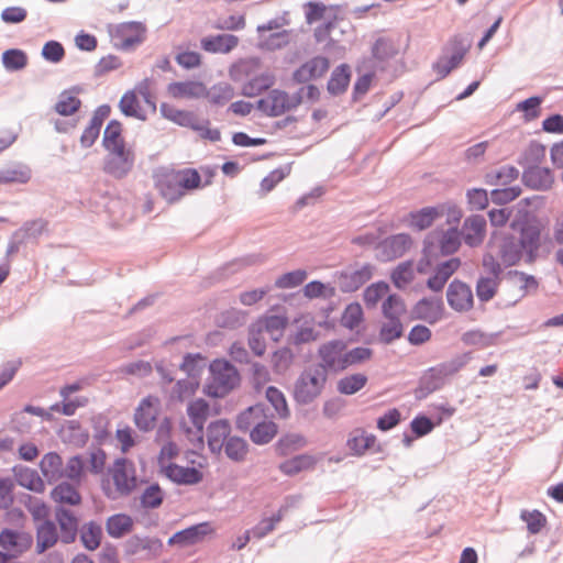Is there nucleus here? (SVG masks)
Listing matches in <instances>:
<instances>
[{"mask_svg": "<svg viewBox=\"0 0 563 563\" xmlns=\"http://www.w3.org/2000/svg\"><path fill=\"white\" fill-rule=\"evenodd\" d=\"M511 228L519 233L518 238L512 234L494 236L489 242V247L496 250V256L500 258L505 266L516 265L523 255L526 263L536 262L541 246V224L539 221L526 213L515 219L511 222Z\"/></svg>", "mask_w": 563, "mask_h": 563, "instance_id": "nucleus-1", "label": "nucleus"}, {"mask_svg": "<svg viewBox=\"0 0 563 563\" xmlns=\"http://www.w3.org/2000/svg\"><path fill=\"white\" fill-rule=\"evenodd\" d=\"M261 60L258 57L241 59L230 67V77L234 81L249 80L242 87V95L245 97H255L263 91L268 90L275 84V76L271 71L256 75L260 69Z\"/></svg>", "mask_w": 563, "mask_h": 563, "instance_id": "nucleus-2", "label": "nucleus"}, {"mask_svg": "<svg viewBox=\"0 0 563 563\" xmlns=\"http://www.w3.org/2000/svg\"><path fill=\"white\" fill-rule=\"evenodd\" d=\"M327 380L328 377L320 369L312 365L307 366L294 383V401L300 406L314 402L323 393Z\"/></svg>", "mask_w": 563, "mask_h": 563, "instance_id": "nucleus-3", "label": "nucleus"}, {"mask_svg": "<svg viewBox=\"0 0 563 563\" xmlns=\"http://www.w3.org/2000/svg\"><path fill=\"white\" fill-rule=\"evenodd\" d=\"M211 378L206 393L213 398L225 397L240 383L236 368L228 361L216 360L210 364Z\"/></svg>", "mask_w": 563, "mask_h": 563, "instance_id": "nucleus-4", "label": "nucleus"}, {"mask_svg": "<svg viewBox=\"0 0 563 563\" xmlns=\"http://www.w3.org/2000/svg\"><path fill=\"white\" fill-rule=\"evenodd\" d=\"M461 245L460 235L456 229L450 228L446 231H432L423 241V255L429 261L439 255L448 256L454 254Z\"/></svg>", "mask_w": 563, "mask_h": 563, "instance_id": "nucleus-5", "label": "nucleus"}, {"mask_svg": "<svg viewBox=\"0 0 563 563\" xmlns=\"http://www.w3.org/2000/svg\"><path fill=\"white\" fill-rule=\"evenodd\" d=\"M346 344L342 340L329 341L318 349L320 362L312 364L314 368L320 369L327 377L330 372L338 373L344 371V351Z\"/></svg>", "mask_w": 563, "mask_h": 563, "instance_id": "nucleus-6", "label": "nucleus"}, {"mask_svg": "<svg viewBox=\"0 0 563 563\" xmlns=\"http://www.w3.org/2000/svg\"><path fill=\"white\" fill-rule=\"evenodd\" d=\"M468 51V45L464 43V40L460 35H454L450 38L445 52H450V55H442L433 63V70L437 73L440 79L445 78L453 69L460 66Z\"/></svg>", "mask_w": 563, "mask_h": 563, "instance_id": "nucleus-7", "label": "nucleus"}, {"mask_svg": "<svg viewBox=\"0 0 563 563\" xmlns=\"http://www.w3.org/2000/svg\"><path fill=\"white\" fill-rule=\"evenodd\" d=\"M374 266L369 263L358 268L347 267L335 273V280L342 292H354L365 285L373 276Z\"/></svg>", "mask_w": 563, "mask_h": 563, "instance_id": "nucleus-8", "label": "nucleus"}, {"mask_svg": "<svg viewBox=\"0 0 563 563\" xmlns=\"http://www.w3.org/2000/svg\"><path fill=\"white\" fill-rule=\"evenodd\" d=\"M111 474L120 496H129L136 488L135 466L130 460L125 457L117 459Z\"/></svg>", "mask_w": 563, "mask_h": 563, "instance_id": "nucleus-9", "label": "nucleus"}, {"mask_svg": "<svg viewBox=\"0 0 563 563\" xmlns=\"http://www.w3.org/2000/svg\"><path fill=\"white\" fill-rule=\"evenodd\" d=\"M411 244L412 240L408 233L393 234L377 243V258L380 262L399 258L410 249Z\"/></svg>", "mask_w": 563, "mask_h": 563, "instance_id": "nucleus-10", "label": "nucleus"}, {"mask_svg": "<svg viewBox=\"0 0 563 563\" xmlns=\"http://www.w3.org/2000/svg\"><path fill=\"white\" fill-rule=\"evenodd\" d=\"M33 536L26 531H16L9 528L0 532V548L14 559L31 549Z\"/></svg>", "mask_w": 563, "mask_h": 563, "instance_id": "nucleus-11", "label": "nucleus"}, {"mask_svg": "<svg viewBox=\"0 0 563 563\" xmlns=\"http://www.w3.org/2000/svg\"><path fill=\"white\" fill-rule=\"evenodd\" d=\"M446 300L449 306L459 312L468 311L474 305L471 287L460 279H453L450 283L446 290Z\"/></svg>", "mask_w": 563, "mask_h": 563, "instance_id": "nucleus-12", "label": "nucleus"}, {"mask_svg": "<svg viewBox=\"0 0 563 563\" xmlns=\"http://www.w3.org/2000/svg\"><path fill=\"white\" fill-rule=\"evenodd\" d=\"M146 27L142 22L129 21L115 25L113 37L120 41L122 49H129L145 40Z\"/></svg>", "mask_w": 563, "mask_h": 563, "instance_id": "nucleus-13", "label": "nucleus"}, {"mask_svg": "<svg viewBox=\"0 0 563 563\" xmlns=\"http://www.w3.org/2000/svg\"><path fill=\"white\" fill-rule=\"evenodd\" d=\"M329 59L324 56H314L299 66L292 73V80L296 84H307L310 80L321 78L329 69Z\"/></svg>", "mask_w": 563, "mask_h": 563, "instance_id": "nucleus-14", "label": "nucleus"}, {"mask_svg": "<svg viewBox=\"0 0 563 563\" xmlns=\"http://www.w3.org/2000/svg\"><path fill=\"white\" fill-rule=\"evenodd\" d=\"M211 532L212 528L209 522H200L175 532L167 543L168 545L186 548L201 542Z\"/></svg>", "mask_w": 563, "mask_h": 563, "instance_id": "nucleus-15", "label": "nucleus"}, {"mask_svg": "<svg viewBox=\"0 0 563 563\" xmlns=\"http://www.w3.org/2000/svg\"><path fill=\"white\" fill-rule=\"evenodd\" d=\"M155 187L168 202L178 201L183 196L175 170H164L155 175Z\"/></svg>", "mask_w": 563, "mask_h": 563, "instance_id": "nucleus-16", "label": "nucleus"}, {"mask_svg": "<svg viewBox=\"0 0 563 563\" xmlns=\"http://www.w3.org/2000/svg\"><path fill=\"white\" fill-rule=\"evenodd\" d=\"M486 232V219L481 214H473L463 223V239L465 244L475 247L482 244Z\"/></svg>", "mask_w": 563, "mask_h": 563, "instance_id": "nucleus-17", "label": "nucleus"}, {"mask_svg": "<svg viewBox=\"0 0 563 563\" xmlns=\"http://www.w3.org/2000/svg\"><path fill=\"white\" fill-rule=\"evenodd\" d=\"M231 424L227 419L212 421L207 427V442L212 453L219 454L223 450L224 442L230 437Z\"/></svg>", "mask_w": 563, "mask_h": 563, "instance_id": "nucleus-18", "label": "nucleus"}, {"mask_svg": "<svg viewBox=\"0 0 563 563\" xmlns=\"http://www.w3.org/2000/svg\"><path fill=\"white\" fill-rule=\"evenodd\" d=\"M522 181L526 186L532 189L545 190L553 184V176L551 170L547 167L529 165L528 167H525Z\"/></svg>", "mask_w": 563, "mask_h": 563, "instance_id": "nucleus-19", "label": "nucleus"}, {"mask_svg": "<svg viewBox=\"0 0 563 563\" xmlns=\"http://www.w3.org/2000/svg\"><path fill=\"white\" fill-rule=\"evenodd\" d=\"M166 476L178 485H195L202 481L203 474L196 467L181 466L170 463L165 468Z\"/></svg>", "mask_w": 563, "mask_h": 563, "instance_id": "nucleus-20", "label": "nucleus"}, {"mask_svg": "<svg viewBox=\"0 0 563 563\" xmlns=\"http://www.w3.org/2000/svg\"><path fill=\"white\" fill-rule=\"evenodd\" d=\"M56 520L60 529V541L65 544H70L76 540L78 531V519L71 510L57 507Z\"/></svg>", "mask_w": 563, "mask_h": 563, "instance_id": "nucleus-21", "label": "nucleus"}, {"mask_svg": "<svg viewBox=\"0 0 563 563\" xmlns=\"http://www.w3.org/2000/svg\"><path fill=\"white\" fill-rule=\"evenodd\" d=\"M156 411L153 409L152 398L148 396L141 400L134 412V423L143 432L154 429Z\"/></svg>", "mask_w": 563, "mask_h": 563, "instance_id": "nucleus-22", "label": "nucleus"}, {"mask_svg": "<svg viewBox=\"0 0 563 563\" xmlns=\"http://www.w3.org/2000/svg\"><path fill=\"white\" fill-rule=\"evenodd\" d=\"M472 360L471 352H465L459 355H455L449 361L442 362L432 366V372H434L443 382L446 383V379L455 374H457L466 364Z\"/></svg>", "mask_w": 563, "mask_h": 563, "instance_id": "nucleus-23", "label": "nucleus"}, {"mask_svg": "<svg viewBox=\"0 0 563 563\" xmlns=\"http://www.w3.org/2000/svg\"><path fill=\"white\" fill-rule=\"evenodd\" d=\"M234 88L231 84L221 81L214 84L210 88L203 86V97L208 99V101L216 107H223L229 101H231L234 97Z\"/></svg>", "mask_w": 563, "mask_h": 563, "instance_id": "nucleus-24", "label": "nucleus"}, {"mask_svg": "<svg viewBox=\"0 0 563 563\" xmlns=\"http://www.w3.org/2000/svg\"><path fill=\"white\" fill-rule=\"evenodd\" d=\"M57 541L58 534L55 523L49 519H45L36 528V552L38 554L44 553L54 547Z\"/></svg>", "mask_w": 563, "mask_h": 563, "instance_id": "nucleus-25", "label": "nucleus"}, {"mask_svg": "<svg viewBox=\"0 0 563 563\" xmlns=\"http://www.w3.org/2000/svg\"><path fill=\"white\" fill-rule=\"evenodd\" d=\"M135 156H107L103 170L115 179L125 178L134 167Z\"/></svg>", "mask_w": 563, "mask_h": 563, "instance_id": "nucleus-26", "label": "nucleus"}, {"mask_svg": "<svg viewBox=\"0 0 563 563\" xmlns=\"http://www.w3.org/2000/svg\"><path fill=\"white\" fill-rule=\"evenodd\" d=\"M239 43L238 36L233 34H219L216 36H208L201 40V47L210 53H229Z\"/></svg>", "mask_w": 563, "mask_h": 563, "instance_id": "nucleus-27", "label": "nucleus"}, {"mask_svg": "<svg viewBox=\"0 0 563 563\" xmlns=\"http://www.w3.org/2000/svg\"><path fill=\"white\" fill-rule=\"evenodd\" d=\"M351 80V69L347 64H341L335 67L327 84L328 92L332 96L344 93Z\"/></svg>", "mask_w": 563, "mask_h": 563, "instance_id": "nucleus-28", "label": "nucleus"}, {"mask_svg": "<svg viewBox=\"0 0 563 563\" xmlns=\"http://www.w3.org/2000/svg\"><path fill=\"white\" fill-rule=\"evenodd\" d=\"M262 332H267L274 341H278L288 324V318L280 314H272L253 322Z\"/></svg>", "mask_w": 563, "mask_h": 563, "instance_id": "nucleus-29", "label": "nucleus"}, {"mask_svg": "<svg viewBox=\"0 0 563 563\" xmlns=\"http://www.w3.org/2000/svg\"><path fill=\"white\" fill-rule=\"evenodd\" d=\"M444 385V382L429 367L419 379L418 387L415 389V397L422 400L430 394L440 390Z\"/></svg>", "mask_w": 563, "mask_h": 563, "instance_id": "nucleus-30", "label": "nucleus"}, {"mask_svg": "<svg viewBox=\"0 0 563 563\" xmlns=\"http://www.w3.org/2000/svg\"><path fill=\"white\" fill-rule=\"evenodd\" d=\"M441 212L435 207H424L417 211H411L408 216L409 227L422 231L430 228Z\"/></svg>", "mask_w": 563, "mask_h": 563, "instance_id": "nucleus-31", "label": "nucleus"}, {"mask_svg": "<svg viewBox=\"0 0 563 563\" xmlns=\"http://www.w3.org/2000/svg\"><path fill=\"white\" fill-rule=\"evenodd\" d=\"M316 465V459L309 454H299L282 462L278 470L287 476H295L302 471L312 468Z\"/></svg>", "mask_w": 563, "mask_h": 563, "instance_id": "nucleus-32", "label": "nucleus"}, {"mask_svg": "<svg viewBox=\"0 0 563 563\" xmlns=\"http://www.w3.org/2000/svg\"><path fill=\"white\" fill-rule=\"evenodd\" d=\"M519 177V169L512 165H504L485 174V184L489 186H507Z\"/></svg>", "mask_w": 563, "mask_h": 563, "instance_id": "nucleus-33", "label": "nucleus"}, {"mask_svg": "<svg viewBox=\"0 0 563 563\" xmlns=\"http://www.w3.org/2000/svg\"><path fill=\"white\" fill-rule=\"evenodd\" d=\"M161 114L168 119L169 121L184 126V128H191L194 126V122L196 120V114L191 111L186 110H179L173 104H169L167 102H163L159 107Z\"/></svg>", "mask_w": 563, "mask_h": 563, "instance_id": "nucleus-34", "label": "nucleus"}, {"mask_svg": "<svg viewBox=\"0 0 563 563\" xmlns=\"http://www.w3.org/2000/svg\"><path fill=\"white\" fill-rule=\"evenodd\" d=\"M265 418L264 407L261 404L250 406L243 410L236 418V428L242 432L251 431L256 423Z\"/></svg>", "mask_w": 563, "mask_h": 563, "instance_id": "nucleus-35", "label": "nucleus"}, {"mask_svg": "<svg viewBox=\"0 0 563 563\" xmlns=\"http://www.w3.org/2000/svg\"><path fill=\"white\" fill-rule=\"evenodd\" d=\"M203 86L201 81H176L168 86V91L175 98H202Z\"/></svg>", "mask_w": 563, "mask_h": 563, "instance_id": "nucleus-36", "label": "nucleus"}, {"mask_svg": "<svg viewBox=\"0 0 563 563\" xmlns=\"http://www.w3.org/2000/svg\"><path fill=\"white\" fill-rule=\"evenodd\" d=\"M133 528V520L129 515L115 514L110 516L106 522L107 533L112 538H121Z\"/></svg>", "mask_w": 563, "mask_h": 563, "instance_id": "nucleus-37", "label": "nucleus"}, {"mask_svg": "<svg viewBox=\"0 0 563 563\" xmlns=\"http://www.w3.org/2000/svg\"><path fill=\"white\" fill-rule=\"evenodd\" d=\"M278 427L274 421L262 420L250 431V439L257 445L269 443L277 434Z\"/></svg>", "mask_w": 563, "mask_h": 563, "instance_id": "nucleus-38", "label": "nucleus"}, {"mask_svg": "<svg viewBox=\"0 0 563 563\" xmlns=\"http://www.w3.org/2000/svg\"><path fill=\"white\" fill-rule=\"evenodd\" d=\"M41 471L47 481H57L62 476L63 460L56 452L46 453L41 463Z\"/></svg>", "mask_w": 563, "mask_h": 563, "instance_id": "nucleus-39", "label": "nucleus"}, {"mask_svg": "<svg viewBox=\"0 0 563 563\" xmlns=\"http://www.w3.org/2000/svg\"><path fill=\"white\" fill-rule=\"evenodd\" d=\"M32 170L26 165H19L13 168L0 169V185L7 184H21L24 185L30 181Z\"/></svg>", "mask_w": 563, "mask_h": 563, "instance_id": "nucleus-40", "label": "nucleus"}, {"mask_svg": "<svg viewBox=\"0 0 563 563\" xmlns=\"http://www.w3.org/2000/svg\"><path fill=\"white\" fill-rule=\"evenodd\" d=\"M51 496L56 503L70 506L78 505L81 500L79 492L67 482H63L54 487Z\"/></svg>", "mask_w": 563, "mask_h": 563, "instance_id": "nucleus-41", "label": "nucleus"}, {"mask_svg": "<svg viewBox=\"0 0 563 563\" xmlns=\"http://www.w3.org/2000/svg\"><path fill=\"white\" fill-rule=\"evenodd\" d=\"M187 413L192 426L201 432L209 415V405L202 398L196 399L188 405Z\"/></svg>", "mask_w": 563, "mask_h": 563, "instance_id": "nucleus-42", "label": "nucleus"}, {"mask_svg": "<svg viewBox=\"0 0 563 563\" xmlns=\"http://www.w3.org/2000/svg\"><path fill=\"white\" fill-rule=\"evenodd\" d=\"M398 54V47L390 37H378L372 46V56L380 62L394 58Z\"/></svg>", "mask_w": 563, "mask_h": 563, "instance_id": "nucleus-43", "label": "nucleus"}, {"mask_svg": "<svg viewBox=\"0 0 563 563\" xmlns=\"http://www.w3.org/2000/svg\"><path fill=\"white\" fill-rule=\"evenodd\" d=\"M1 60L8 71H19L26 67L27 55L20 48H9L2 53Z\"/></svg>", "mask_w": 563, "mask_h": 563, "instance_id": "nucleus-44", "label": "nucleus"}, {"mask_svg": "<svg viewBox=\"0 0 563 563\" xmlns=\"http://www.w3.org/2000/svg\"><path fill=\"white\" fill-rule=\"evenodd\" d=\"M164 499L165 492L158 483H153L141 494L140 504L144 509H156L162 506Z\"/></svg>", "mask_w": 563, "mask_h": 563, "instance_id": "nucleus-45", "label": "nucleus"}, {"mask_svg": "<svg viewBox=\"0 0 563 563\" xmlns=\"http://www.w3.org/2000/svg\"><path fill=\"white\" fill-rule=\"evenodd\" d=\"M388 321L383 323L379 330V340L384 344H390L395 340L402 336L404 327L397 316L386 318Z\"/></svg>", "mask_w": 563, "mask_h": 563, "instance_id": "nucleus-46", "label": "nucleus"}, {"mask_svg": "<svg viewBox=\"0 0 563 563\" xmlns=\"http://www.w3.org/2000/svg\"><path fill=\"white\" fill-rule=\"evenodd\" d=\"M266 399L280 419H287L290 416L286 397L279 388L268 386L266 389Z\"/></svg>", "mask_w": 563, "mask_h": 563, "instance_id": "nucleus-47", "label": "nucleus"}, {"mask_svg": "<svg viewBox=\"0 0 563 563\" xmlns=\"http://www.w3.org/2000/svg\"><path fill=\"white\" fill-rule=\"evenodd\" d=\"M367 376L361 373L342 377L336 385V389L342 395H353L361 390L367 383Z\"/></svg>", "mask_w": 563, "mask_h": 563, "instance_id": "nucleus-48", "label": "nucleus"}, {"mask_svg": "<svg viewBox=\"0 0 563 563\" xmlns=\"http://www.w3.org/2000/svg\"><path fill=\"white\" fill-rule=\"evenodd\" d=\"M376 441V437L365 431H360L347 439V446L353 454L361 456L366 450L372 448Z\"/></svg>", "mask_w": 563, "mask_h": 563, "instance_id": "nucleus-49", "label": "nucleus"}, {"mask_svg": "<svg viewBox=\"0 0 563 563\" xmlns=\"http://www.w3.org/2000/svg\"><path fill=\"white\" fill-rule=\"evenodd\" d=\"M223 449L230 460L242 462L247 454V442L240 437H229L224 442Z\"/></svg>", "mask_w": 563, "mask_h": 563, "instance_id": "nucleus-50", "label": "nucleus"}, {"mask_svg": "<svg viewBox=\"0 0 563 563\" xmlns=\"http://www.w3.org/2000/svg\"><path fill=\"white\" fill-rule=\"evenodd\" d=\"M119 108L121 112L126 117L136 118L139 120H145L146 115L142 112L140 108L139 100L133 90L126 91L119 102Z\"/></svg>", "mask_w": 563, "mask_h": 563, "instance_id": "nucleus-51", "label": "nucleus"}, {"mask_svg": "<svg viewBox=\"0 0 563 563\" xmlns=\"http://www.w3.org/2000/svg\"><path fill=\"white\" fill-rule=\"evenodd\" d=\"M306 444V439L297 433H289L282 437L276 442V452L282 456H287L295 452L296 450L301 449Z\"/></svg>", "mask_w": 563, "mask_h": 563, "instance_id": "nucleus-52", "label": "nucleus"}, {"mask_svg": "<svg viewBox=\"0 0 563 563\" xmlns=\"http://www.w3.org/2000/svg\"><path fill=\"white\" fill-rule=\"evenodd\" d=\"M102 537V530L101 527L96 523L95 521L88 522L85 528L81 531V542L84 547L89 550L93 551L99 548Z\"/></svg>", "mask_w": 563, "mask_h": 563, "instance_id": "nucleus-53", "label": "nucleus"}, {"mask_svg": "<svg viewBox=\"0 0 563 563\" xmlns=\"http://www.w3.org/2000/svg\"><path fill=\"white\" fill-rule=\"evenodd\" d=\"M81 107V100L75 96L69 95L64 90L59 95L58 101L55 103V111L63 117H68L76 113Z\"/></svg>", "mask_w": 563, "mask_h": 563, "instance_id": "nucleus-54", "label": "nucleus"}, {"mask_svg": "<svg viewBox=\"0 0 563 563\" xmlns=\"http://www.w3.org/2000/svg\"><path fill=\"white\" fill-rule=\"evenodd\" d=\"M175 175L177 177L180 190L184 194L186 192V190L197 189L201 185L200 174L195 168H184L180 170H175Z\"/></svg>", "mask_w": 563, "mask_h": 563, "instance_id": "nucleus-55", "label": "nucleus"}, {"mask_svg": "<svg viewBox=\"0 0 563 563\" xmlns=\"http://www.w3.org/2000/svg\"><path fill=\"white\" fill-rule=\"evenodd\" d=\"M91 426L93 429V440L98 445H102L110 438V420L103 413L91 417Z\"/></svg>", "mask_w": 563, "mask_h": 563, "instance_id": "nucleus-56", "label": "nucleus"}, {"mask_svg": "<svg viewBox=\"0 0 563 563\" xmlns=\"http://www.w3.org/2000/svg\"><path fill=\"white\" fill-rule=\"evenodd\" d=\"M499 279L481 276L476 283V296L479 301L487 302L497 292Z\"/></svg>", "mask_w": 563, "mask_h": 563, "instance_id": "nucleus-57", "label": "nucleus"}, {"mask_svg": "<svg viewBox=\"0 0 563 563\" xmlns=\"http://www.w3.org/2000/svg\"><path fill=\"white\" fill-rule=\"evenodd\" d=\"M269 117L276 118L289 111L288 93L284 90L273 89L269 95Z\"/></svg>", "mask_w": 563, "mask_h": 563, "instance_id": "nucleus-58", "label": "nucleus"}, {"mask_svg": "<svg viewBox=\"0 0 563 563\" xmlns=\"http://www.w3.org/2000/svg\"><path fill=\"white\" fill-rule=\"evenodd\" d=\"M545 155V146L538 143L531 142L525 153L519 157L518 163L523 167L529 165H538Z\"/></svg>", "mask_w": 563, "mask_h": 563, "instance_id": "nucleus-59", "label": "nucleus"}, {"mask_svg": "<svg viewBox=\"0 0 563 563\" xmlns=\"http://www.w3.org/2000/svg\"><path fill=\"white\" fill-rule=\"evenodd\" d=\"M124 142L122 136V124L120 121L113 119L107 124L103 136L102 146L110 148V146Z\"/></svg>", "mask_w": 563, "mask_h": 563, "instance_id": "nucleus-60", "label": "nucleus"}, {"mask_svg": "<svg viewBox=\"0 0 563 563\" xmlns=\"http://www.w3.org/2000/svg\"><path fill=\"white\" fill-rule=\"evenodd\" d=\"M307 278L305 269H296L280 275L275 280V287L279 289H288L300 286Z\"/></svg>", "mask_w": 563, "mask_h": 563, "instance_id": "nucleus-61", "label": "nucleus"}, {"mask_svg": "<svg viewBox=\"0 0 563 563\" xmlns=\"http://www.w3.org/2000/svg\"><path fill=\"white\" fill-rule=\"evenodd\" d=\"M413 279L412 262L400 263L391 273V280L395 287L401 289Z\"/></svg>", "mask_w": 563, "mask_h": 563, "instance_id": "nucleus-62", "label": "nucleus"}, {"mask_svg": "<svg viewBox=\"0 0 563 563\" xmlns=\"http://www.w3.org/2000/svg\"><path fill=\"white\" fill-rule=\"evenodd\" d=\"M283 519L282 510L269 518L262 519L250 531L253 539L261 540L275 529L276 523Z\"/></svg>", "mask_w": 563, "mask_h": 563, "instance_id": "nucleus-63", "label": "nucleus"}, {"mask_svg": "<svg viewBox=\"0 0 563 563\" xmlns=\"http://www.w3.org/2000/svg\"><path fill=\"white\" fill-rule=\"evenodd\" d=\"M520 518L527 523L529 533H539L547 525V517L539 510L521 511Z\"/></svg>", "mask_w": 563, "mask_h": 563, "instance_id": "nucleus-64", "label": "nucleus"}]
</instances>
